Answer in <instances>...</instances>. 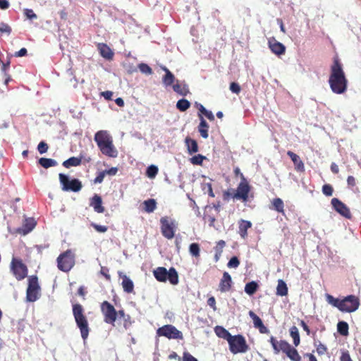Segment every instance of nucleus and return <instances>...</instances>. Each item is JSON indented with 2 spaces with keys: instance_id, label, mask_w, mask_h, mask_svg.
Returning a JSON list of instances; mask_svg holds the SVG:
<instances>
[{
  "instance_id": "338daca9",
  "label": "nucleus",
  "mask_w": 361,
  "mask_h": 361,
  "mask_svg": "<svg viewBox=\"0 0 361 361\" xmlns=\"http://www.w3.org/2000/svg\"><path fill=\"white\" fill-rule=\"evenodd\" d=\"M104 172L106 175L115 176L118 172V169L116 167H112L109 170H105Z\"/></svg>"
},
{
  "instance_id": "680f3d73",
  "label": "nucleus",
  "mask_w": 361,
  "mask_h": 361,
  "mask_svg": "<svg viewBox=\"0 0 361 361\" xmlns=\"http://www.w3.org/2000/svg\"><path fill=\"white\" fill-rule=\"evenodd\" d=\"M341 361H353L348 351H343L340 357Z\"/></svg>"
},
{
  "instance_id": "bf43d9fd",
  "label": "nucleus",
  "mask_w": 361,
  "mask_h": 361,
  "mask_svg": "<svg viewBox=\"0 0 361 361\" xmlns=\"http://www.w3.org/2000/svg\"><path fill=\"white\" fill-rule=\"evenodd\" d=\"M183 361H197V360L188 352H185L183 355Z\"/></svg>"
},
{
  "instance_id": "f257e3e1",
  "label": "nucleus",
  "mask_w": 361,
  "mask_h": 361,
  "mask_svg": "<svg viewBox=\"0 0 361 361\" xmlns=\"http://www.w3.org/2000/svg\"><path fill=\"white\" fill-rule=\"evenodd\" d=\"M330 71L329 83L331 91L338 94L344 93L348 87V79L345 77L343 65L337 56L334 58Z\"/></svg>"
},
{
  "instance_id": "052dcab7",
  "label": "nucleus",
  "mask_w": 361,
  "mask_h": 361,
  "mask_svg": "<svg viewBox=\"0 0 361 361\" xmlns=\"http://www.w3.org/2000/svg\"><path fill=\"white\" fill-rule=\"evenodd\" d=\"M207 305L213 309L214 311L216 310V300L214 297L212 296L207 300Z\"/></svg>"
},
{
  "instance_id": "49530a36",
  "label": "nucleus",
  "mask_w": 361,
  "mask_h": 361,
  "mask_svg": "<svg viewBox=\"0 0 361 361\" xmlns=\"http://www.w3.org/2000/svg\"><path fill=\"white\" fill-rule=\"evenodd\" d=\"M322 192L326 196L330 197L333 195L334 188L330 184H324L322 186Z\"/></svg>"
},
{
  "instance_id": "6e6d98bb",
  "label": "nucleus",
  "mask_w": 361,
  "mask_h": 361,
  "mask_svg": "<svg viewBox=\"0 0 361 361\" xmlns=\"http://www.w3.org/2000/svg\"><path fill=\"white\" fill-rule=\"evenodd\" d=\"M0 32H6L9 35L11 32V27L4 23H0Z\"/></svg>"
},
{
  "instance_id": "603ef678",
  "label": "nucleus",
  "mask_w": 361,
  "mask_h": 361,
  "mask_svg": "<svg viewBox=\"0 0 361 361\" xmlns=\"http://www.w3.org/2000/svg\"><path fill=\"white\" fill-rule=\"evenodd\" d=\"M92 227H93L97 232L99 233H105L108 230V227L106 226H102L97 224L95 223L91 224Z\"/></svg>"
},
{
  "instance_id": "aec40b11",
  "label": "nucleus",
  "mask_w": 361,
  "mask_h": 361,
  "mask_svg": "<svg viewBox=\"0 0 361 361\" xmlns=\"http://www.w3.org/2000/svg\"><path fill=\"white\" fill-rule=\"evenodd\" d=\"M36 226V221L33 218L25 219L23 227L17 230L18 233L26 235L30 233Z\"/></svg>"
},
{
  "instance_id": "5fc2aeb1",
  "label": "nucleus",
  "mask_w": 361,
  "mask_h": 361,
  "mask_svg": "<svg viewBox=\"0 0 361 361\" xmlns=\"http://www.w3.org/2000/svg\"><path fill=\"white\" fill-rule=\"evenodd\" d=\"M225 246H226L225 241L223 240H220L219 241H218L216 243V245L214 247L215 252H219L222 253L223 249L224 248Z\"/></svg>"
},
{
  "instance_id": "4be33fe9",
  "label": "nucleus",
  "mask_w": 361,
  "mask_h": 361,
  "mask_svg": "<svg viewBox=\"0 0 361 361\" xmlns=\"http://www.w3.org/2000/svg\"><path fill=\"white\" fill-rule=\"evenodd\" d=\"M120 277L122 279V287L123 290L127 293H131L134 290V283L133 281L125 274L119 273Z\"/></svg>"
},
{
  "instance_id": "ea45409f",
  "label": "nucleus",
  "mask_w": 361,
  "mask_h": 361,
  "mask_svg": "<svg viewBox=\"0 0 361 361\" xmlns=\"http://www.w3.org/2000/svg\"><path fill=\"white\" fill-rule=\"evenodd\" d=\"M190 106V103L188 100L185 99H181L178 101L176 104V107L180 111H185L188 109Z\"/></svg>"
},
{
  "instance_id": "c756f323",
  "label": "nucleus",
  "mask_w": 361,
  "mask_h": 361,
  "mask_svg": "<svg viewBox=\"0 0 361 361\" xmlns=\"http://www.w3.org/2000/svg\"><path fill=\"white\" fill-rule=\"evenodd\" d=\"M185 145L187 146L189 154H192L193 153H196L198 151V145L196 140L190 137H186Z\"/></svg>"
},
{
  "instance_id": "09e8293b",
  "label": "nucleus",
  "mask_w": 361,
  "mask_h": 361,
  "mask_svg": "<svg viewBox=\"0 0 361 361\" xmlns=\"http://www.w3.org/2000/svg\"><path fill=\"white\" fill-rule=\"evenodd\" d=\"M24 15L27 18L32 20L36 19L37 18V15L34 13L32 9L25 8L23 11Z\"/></svg>"
},
{
  "instance_id": "a211bd4d",
  "label": "nucleus",
  "mask_w": 361,
  "mask_h": 361,
  "mask_svg": "<svg viewBox=\"0 0 361 361\" xmlns=\"http://www.w3.org/2000/svg\"><path fill=\"white\" fill-rule=\"evenodd\" d=\"M232 286V279L231 275L225 271L223 274L222 278L220 280L219 288L221 293L228 292L231 290Z\"/></svg>"
},
{
  "instance_id": "58836bf2",
  "label": "nucleus",
  "mask_w": 361,
  "mask_h": 361,
  "mask_svg": "<svg viewBox=\"0 0 361 361\" xmlns=\"http://www.w3.org/2000/svg\"><path fill=\"white\" fill-rule=\"evenodd\" d=\"M189 252L190 255L195 257H200V245L197 243H193L190 245Z\"/></svg>"
},
{
  "instance_id": "2eb2a0df",
  "label": "nucleus",
  "mask_w": 361,
  "mask_h": 361,
  "mask_svg": "<svg viewBox=\"0 0 361 361\" xmlns=\"http://www.w3.org/2000/svg\"><path fill=\"white\" fill-rule=\"evenodd\" d=\"M157 333L159 336H164L169 339L182 340L183 338L182 332L171 324H166L159 328Z\"/></svg>"
},
{
  "instance_id": "c9c22d12",
  "label": "nucleus",
  "mask_w": 361,
  "mask_h": 361,
  "mask_svg": "<svg viewBox=\"0 0 361 361\" xmlns=\"http://www.w3.org/2000/svg\"><path fill=\"white\" fill-rule=\"evenodd\" d=\"M290 336L293 340V344L295 346H298L300 343V338L298 329L295 326H293L290 328Z\"/></svg>"
},
{
  "instance_id": "393cba45",
  "label": "nucleus",
  "mask_w": 361,
  "mask_h": 361,
  "mask_svg": "<svg viewBox=\"0 0 361 361\" xmlns=\"http://www.w3.org/2000/svg\"><path fill=\"white\" fill-rule=\"evenodd\" d=\"M239 225V235L245 238L247 235V229L252 227V223L250 221L240 219L238 222Z\"/></svg>"
},
{
  "instance_id": "4468645a",
  "label": "nucleus",
  "mask_w": 361,
  "mask_h": 361,
  "mask_svg": "<svg viewBox=\"0 0 361 361\" xmlns=\"http://www.w3.org/2000/svg\"><path fill=\"white\" fill-rule=\"evenodd\" d=\"M161 232L164 237L170 240L175 235L176 222L168 216L161 217L160 219Z\"/></svg>"
},
{
  "instance_id": "a18cd8bd",
  "label": "nucleus",
  "mask_w": 361,
  "mask_h": 361,
  "mask_svg": "<svg viewBox=\"0 0 361 361\" xmlns=\"http://www.w3.org/2000/svg\"><path fill=\"white\" fill-rule=\"evenodd\" d=\"M205 159V157L202 154H197L193 156L191 159V163L194 165H202L203 160Z\"/></svg>"
},
{
  "instance_id": "6e6552de",
  "label": "nucleus",
  "mask_w": 361,
  "mask_h": 361,
  "mask_svg": "<svg viewBox=\"0 0 361 361\" xmlns=\"http://www.w3.org/2000/svg\"><path fill=\"white\" fill-rule=\"evenodd\" d=\"M56 261L60 271L68 272L75 265V255L71 250H67L59 255Z\"/></svg>"
},
{
  "instance_id": "864d4df0",
  "label": "nucleus",
  "mask_w": 361,
  "mask_h": 361,
  "mask_svg": "<svg viewBox=\"0 0 361 361\" xmlns=\"http://www.w3.org/2000/svg\"><path fill=\"white\" fill-rule=\"evenodd\" d=\"M300 325L302 327L304 331L307 333V334L309 336L312 334V337L314 338L316 335V332H311L309 326L307 325V324L303 321L300 320Z\"/></svg>"
},
{
  "instance_id": "e433bc0d",
  "label": "nucleus",
  "mask_w": 361,
  "mask_h": 361,
  "mask_svg": "<svg viewBox=\"0 0 361 361\" xmlns=\"http://www.w3.org/2000/svg\"><path fill=\"white\" fill-rule=\"evenodd\" d=\"M39 164L45 169L57 165V162L54 159L44 157H42L39 159Z\"/></svg>"
},
{
  "instance_id": "1a4fd4ad",
  "label": "nucleus",
  "mask_w": 361,
  "mask_h": 361,
  "mask_svg": "<svg viewBox=\"0 0 361 361\" xmlns=\"http://www.w3.org/2000/svg\"><path fill=\"white\" fill-rule=\"evenodd\" d=\"M228 343L229 345V350L233 354L244 353L249 349L245 338L240 334L231 335L228 341Z\"/></svg>"
},
{
  "instance_id": "c85d7f7f",
  "label": "nucleus",
  "mask_w": 361,
  "mask_h": 361,
  "mask_svg": "<svg viewBox=\"0 0 361 361\" xmlns=\"http://www.w3.org/2000/svg\"><path fill=\"white\" fill-rule=\"evenodd\" d=\"M214 332L218 337L224 338L227 341L231 336V334L229 333V331L221 326H216L214 328Z\"/></svg>"
},
{
  "instance_id": "412c9836",
  "label": "nucleus",
  "mask_w": 361,
  "mask_h": 361,
  "mask_svg": "<svg viewBox=\"0 0 361 361\" xmlns=\"http://www.w3.org/2000/svg\"><path fill=\"white\" fill-rule=\"evenodd\" d=\"M287 155L291 159L292 161L295 165V169L298 171H304L305 166L302 161L300 159L299 156L297 155L292 151H288Z\"/></svg>"
},
{
  "instance_id": "a878e982",
  "label": "nucleus",
  "mask_w": 361,
  "mask_h": 361,
  "mask_svg": "<svg viewBox=\"0 0 361 361\" xmlns=\"http://www.w3.org/2000/svg\"><path fill=\"white\" fill-rule=\"evenodd\" d=\"M199 117H200V123L198 126V130H199L201 136L203 138L207 139L209 137V133H208L209 125L202 115L200 114Z\"/></svg>"
},
{
  "instance_id": "473e14b6",
  "label": "nucleus",
  "mask_w": 361,
  "mask_h": 361,
  "mask_svg": "<svg viewBox=\"0 0 361 361\" xmlns=\"http://www.w3.org/2000/svg\"><path fill=\"white\" fill-rule=\"evenodd\" d=\"M117 318L123 319V326L126 329L131 325L130 316L129 314H126L124 310H119L117 311Z\"/></svg>"
},
{
  "instance_id": "e2e57ef3",
  "label": "nucleus",
  "mask_w": 361,
  "mask_h": 361,
  "mask_svg": "<svg viewBox=\"0 0 361 361\" xmlns=\"http://www.w3.org/2000/svg\"><path fill=\"white\" fill-rule=\"evenodd\" d=\"M27 51L25 48H21L18 51L14 54L16 57H22L27 55Z\"/></svg>"
},
{
  "instance_id": "dca6fc26",
  "label": "nucleus",
  "mask_w": 361,
  "mask_h": 361,
  "mask_svg": "<svg viewBox=\"0 0 361 361\" xmlns=\"http://www.w3.org/2000/svg\"><path fill=\"white\" fill-rule=\"evenodd\" d=\"M331 204L333 208L341 216L346 219H350L352 217L350 209L338 198L331 199Z\"/></svg>"
},
{
  "instance_id": "37998d69",
  "label": "nucleus",
  "mask_w": 361,
  "mask_h": 361,
  "mask_svg": "<svg viewBox=\"0 0 361 361\" xmlns=\"http://www.w3.org/2000/svg\"><path fill=\"white\" fill-rule=\"evenodd\" d=\"M158 173V168L157 166H154V165H151L149 166L147 169V176L150 178H154L157 174Z\"/></svg>"
},
{
  "instance_id": "b1692460",
  "label": "nucleus",
  "mask_w": 361,
  "mask_h": 361,
  "mask_svg": "<svg viewBox=\"0 0 361 361\" xmlns=\"http://www.w3.org/2000/svg\"><path fill=\"white\" fill-rule=\"evenodd\" d=\"M174 92L182 96H186L189 92V87L185 82H179L178 80L173 85Z\"/></svg>"
},
{
  "instance_id": "ddd939ff",
  "label": "nucleus",
  "mask_w": 361,
  "mask_h": 361,
  "mask_svg": "<svg viewBox=\"0 0 361 361\" xmlns=\"http://www.w3.org/2000/svg\"><path fill=\"white\" fill-rule=\"evenodd\" d=\"M100 308L104 322L114 326L117 319V311L114 307L109 302L104 301L101 303Z\"/></svg>"
},
{
  "instance_id": "423d86ee",
  "label": "nucleus",
  "mask_w": 361,
  "mask_h": 361,
  "mask_svg": "<svg viewBox=\"0 0 361 361\" xmlns=\"http://www.w3.org/2000/svg\"><path fill=\"white\" fill-rule=\"evenodd\" d=\"M251 190V186L243 174H241V180L238 184L237 189L233 193L228 191L224 192V196H231L233 199L241 200L245 203L249 200V194Z\"/></svg>"
},
{
  "instance_id": "0eeeda50",
  "label": "nucleus",
  "mask_w": 361,
  "mask_h": 361,
  "mask_svg": "<svg viewBox=\"0 0 361 361\" xmlns=\"http://www.w3.org/2000/svg\"><path fill=\"white\" fill-rule=\"evenodd\" d=\"M153 275L159 282H166L167 280L172 285H177L179 282L178 274L174 267L169 271L165 267H159L154 269Z\"/></svg>"
},
{
  "instance_id": "6ab92c4d",
  "label": "nucleus",
  "mask_w": 361,
  "mask_h": 361,
  "mask_svg": "<svg viewBox=\"0 0 361 361\" xmlns=\"http://www.w3.org/2000/svg\"><path fill=\"white\" fill-rule=\"evenodd\" d=\"M90 205L93 207L94 212L97 213H103L105 210L104 207L102 206V199L97 194H94L90 199Z\"/></svg>"
},
{
  "instance_id": "3c124183",
  "label": "nucleus",
  "mask_w": 361,
  "mask_h": 361,
  "mask_svg": "<svg viewBox=\"0 0 361 361\" xmlns=\"http://www.w3.org/2000/svg\"><path fill=\"white\" fill-rule=\"evenodd\" d=\"M230 90L232 92L238 94L240 92L241 88L238 83L233 82L230 84Z\"/></svg>"
},
{
  "instance_id": "9d476101",
  "label": "nucleus",
  "mask_w": 361,
  "mask_h": 361,
  "mask_svg": "<svg viewBox=\"0 0 361 361\" xmlns=\"http://www.w3.org/2000/svg\"><path fill=\"white\" fill-rule=\"evenodd\" d=\"M10 271L18 281H22L27 276L28 269L20 258L13 257L10 264Z\"/></svg>"
},
{
  "instance_id": "f3484780",
  "label": "nucleus",
  "mask_w": 361,
  "mask_h": 361,
  "mask_svg": "<svg viewBox=\"0 0 361 361\" xmlns=\"http://www.w3.org/2000/svg\"><path fill=\"white\" fill-rule=\"evenodd\" d=\"M268 45L271 51L277 56L283 55L286 52V47L274 37L268 39Z\"/></svg>"
},
{
  "instance_id": "bb28decb",
  "label": "nucleus",
  "mask_w": 361,
  "mask_h": 361,
  "mask_svg": "<svg viewBox=\"0 0 361 361\" xmlns=\"http://www.w3.org/2000/svg\"><path fill=\"white\" fill-rule=\"evenodd\" d=\"M165 72V75L162 78V82L166 86L171 85L175 81L174 75L165 66L161 68Z\"/></svg>"
},
{
  "instance_id": "79ce46f5",
  "label": "nucleus",
  "mask_w": 361,
  "mask_h": 361,
  "mask_svg": "<svg viewBox=\"0 0 361 361\" xmlns=\"http://www.w3.org/2000/svg\"><path fill=\"white\" fill-rule=\"evenodd\" d=\"M249 315L253 320L255 327L258 328L263 324L262 319L254 312L250 311Z\"/></svg>"
},
{
  "instance_id": "69168bd1",
  "label": "nucleus",
  "mask_w": 361,
  "mask_h": 361,
  "mask_svg": "<svg viewBox=\"0 0 361 361\" xmlns=\"http://www.w3.org/2000/svg\"><path fill=\"white\" fill-rule=\"evenodd\" d=\"M0 63H1V71L4 73L5 75H6L7 70L9 68L10 66V61H8L6 63H4L0 60Z\"/></svg>"
},
{
  "instance_id": "4c0bfd02",
  "label": "nucleus",
  "mask_w": 361,
  "mask_h": 361,
  "mask_svg": "<svg viewBox=\"0 0 361 361\" xmlns=\"http://www.w3.org/2000/svg\"><path fill=\"white\" fill-rule=\"evenodd\" d=\"M348 324L345 322H339L337 324L338 332L342 336L348 335Z\"/></svg>"
},
{
  "instance_id": "72a5a7b5",
  "label": "nucleus",
  "mask_w": 361,
  "mask_h": 361,
  "mask_svg": "<svg viewBox=\"0 0 361 361\" xmlns=\"http://www.w3.org/2000/svg\"><path fill=\"white\" fill-rule=\"evenodd\" d=\"M259 288V285L256 281H250L245 284V292L249 295L255 294Z\"/></svg>"
},
{
  "instance_id": "f03ea898",
  "label": "nucleus",
  "mask_w": 361,
  "mask_h": 361,
  "mask_svg": "<svg viewBox=\"0 0 361 361\" xmlns=\"http://www.w3.org/2000/svg\"><path fill=\"white\" fill-rule=\"evenodd\" d=\"M94 139L104 155L111 158H116L118 156V151L113 143L112 137L108 131L103 130L97 131Z\"/></svg>"
},
{
  "instance_id": "c03bdc74",
  "label": "nucleus",
  "mask_w": 361,
  "mask_h": 361,
  "mask_svg": "<svg viewBox=\"0 0 361 361\" xmlns=\"http://www.w3.org/2000/svg\"><path fill=\"white\" fill-rule=\"evenodd\" d=\"M140 71L146 75L152 74V69L146 63H141L138 65Z\"/></svg>"
},
{
  "instance_id": "de8ad7c7",
  "label": "nucleus",
  "mask_w": 361,
  "mask_h": 361,
  "mask_svg": "<svg viewBox=\"0 0 361 361\" xmlns=\"http://www.w3.org/2000/svg\"><path fill=\"white\" fill-rule=\"evenodd\" d=\"M240 264V261L238 258L235 256L231 258V259L228 261L227 266L229 268H237Z\"/></svg>"
},
{
  "instance_id": "cd10ccee",
  "label": "nucleus",
  "mask_w": 361,
  "mask_h": 361,
  "mask_svg": "<svg viewBox=\"0 0 361 361\" xmlns=\"http://www.w3.org/2000/svg\"><path fill=\"white\" fill-rule=\"evenodd\" d=\"M270 209H273L279 213H281L282 214H285L284 203L283 200L279 197L274 198L272 200L271 207H270Z\"/></svg>"
},
{
  "instance_id": "20e7f679",
  "label": "nucleus",
  "mask_w": 361,
  "mask_h": 361,
  "mask_svg": "<svg viewBox=\"0 0 361 361\" xmlns=\"http://www.w3.org/2000/svg\"><path fill=\"white\" fill-rule=\"evenodd\" d=\"M275 354L281 351L284 353L291 361H301V357L298 350L285 340L278 341L274 336L269 340Z\"/></svg>"
},
{
  "instance_id": "0e129e2a",
  "label": "nucleus",
  "mask_w": 361,
  "mask_h": 361,
  "mask_svg": "<svg viewBox=\"0 0 361 361\" xmlns=\"http://www.w3.org/2000/svg\"><path fill=\"white\" fill-rule=\"evenodd\" d=\"M347 183L349 187H354L356 185L355 178L352 176H349L347 178Z\"/></svg>"
},
{
  "instance_id": "a19ab883",
  "label": "nucleus",
  "mask_w": 361,
  "mask_h": 361,
  "mask_svg": "<svg viewBox=\"0 0 361 361\" xmlns=\"http://www.w3.org/2000/svg\"><path fill=\"white\" fill-rule=\"evenodd\" d=\"M314 345L319 355H323L327 353V348L319 341H314Z\"/></svg>"
},
{
  "instance_id": "8fccbe9b",
  "label": "nucleus",
  "mask_w": 361,
  "mask_h": 361,
  "mask_svg": "<svg viewBox=\"0 0 361 361\" xmlns=\"http://www.w3.org/2000/svg\"><path fill=\"white\" fill-rule=\"evenodd\" d=\"M48 148V145L44 141L40 142L37 146V149L41 154L46 153Z\"/></svg>"
},
{
  "instance_id": "7c9ffc66",
  "label": "nucleus",
  "mask_w": 361,
  "mask_h": 361,
  "mask_svg": "<svg viewBox=\"0 0 361 361\" xmlns=\"http://www.w3.org/2000/svg\"><path fill=\"white\" fill-rule=\"evenodd\" d=\"M82 159L80 157H72L67 160L64 161L62 165L65 168H70L71 166H78L81 164Z\"/></svg>"
},
{
  "instance_id": "13d9d810",
  "label": "nucleus",
  "mask_w": 361,
  "mask_h": 361,
  "mask_svg": "<svg viewBox=\"0 0 361 361\" xmlns=\"http://www.w3.org/2000/svg\"><path fill=\"white\" fill-rule=\"evenodd\" d=\"M106 176L104 171L98 173L97 176L94 180V183H101L103 182L104 178Z\"/></svg>"
},
{
  "instance_id": "39448f33",
  "label": "nucleus",
  "mask_w": 361,
  "mask_h": 361,
  "mask_svg": "<svg viewBox=\"0 0 361 361\" xmlns=\"http://www.w3.org/2000/svg\"><path fill=\"white\" fill-rule=\"evenodd\" d=\"M73 314L77 326L79 328L81 337L85 341L90 333V328L87 317L84 314V309L80 304L73 305Z\"/></svg>"
},
{
  "instance_id": "f8f14e48",
  "label": "nucleus",
  "mask_w": 361,
  "mask_h": 361,
  "mask_svg": "<svg viewBox=\"0 0 361 361\" xmlns=\"http://www.w3.org/2000/svg\"><path fill=\"white\" fill-rule=\"evenodd\" d=\"M40 286L38 278L35 275L28 277V286L26 291V300L28 302H35L39 298Z\"/></svg>"
},
{
  "instance_id": "2f4dec72",
  "label": "nucleus",
  "mask_w": 361,
  "mask_h": 361,
  "mask_svg": "<svg viewBox=\"0 0 361 361\" xmlns=\"http://www.w3.org/2000/svg\"><path fill=\"white\" fill-rule=\"evenodd\" d=\"M276 293L279 296H286L288 295V287L283 280L279 279L278 281Z\"/></svg>"
},
{
  "instance_id": "9b49d317",
  "label": "nucleus",
  "mask_w": 361,
  "mask_h": 361,
  "mask_svg": "<svg viewBox=\"0 0 361 361\" xmlns=\"http://www.w3.org/2000/svg\"><path fill=\"white\" fill-rule=\"evenodd\" d=\"M59 178L63 191L78 192L82 188V182L78 178L70 179L63 173H59Z\"/></svg>"
},
{
  "instance_id": "774afa93",
  "label": "nucleus",
  "mask_w": 361,
  "mask_h": 361,
  "mask_svg": "<svg viewBox=\"0 0 361 361\" xmlns=\"http://www.w3.org/2000/svg\"><path fill=\"white\" fill-rule=\"evenodd\" d=\"M102 95L107 100H111L113 96L111 91H105L102 92Z\"/></svg>"
},
{
  "instance_id": "7ed1b4c3",
  "label": "nucleus",
  "mask_w": 361,
  "mask_h": 361,
  "mask_svg": "<svg viewBox=\"0 0 361 361\" xmlns=\"http://www.w3.org/2000/svg\"><path fill=\"white\" fill-rule=\"evenodd\" d=\"M326 298L329 304L343 312H355L360 306V300L354 295H350L343 299H338L331 295L326 294Z\"/></svg>"
},
{
  "instance_id": "4d7b16f0",
  "label": "nucleus",
  "mask_w": 361,
  "mask_h": 361,
  "mask_svg": "<svg viewBox=\"0 0 361 361\" xmlns=\"http://www.w3.org/2000/svg\"><path fill=\"white\" fill-rule=\"evenodd\" d=\"M109 269L106 267H102L100 274L105 277L107 281L111 280V276L109 274Z\"/></svg>"
},
{
  "instance_id": "5701e85b",
  "label": "nucleus",
  "mask_w": 361,
  "mask_h": 361,
  "mask_svg": "<svg viewBox=\"0 0 361 361\" xmlns=\"http://www.w3.org/2000/svg\"><path fill=\"white\" fill-rule=\"evenodd\" d=\"M97 49L99 51L100 55L108 60L112 59L114 56V52L109 48V47L104 43H99L97 44Z\"/></svg>"
},
{
  "instance_id": "f704fd0d",
  "label": "nucleus",
  "mask_w": 361,
  "mask_h": 361,
  "mask_svg": "<svg viewBox=\"0 0 361 361\" xmlns=\"http://www.w3.org/2000/svg\"><path fill=\"white\" fill-rule=\"evenodd\" d=\"M145 211L147 213L153 212L157 207V202L154 199H148L143 202Z\"/></svg>"
}]
</instances>
